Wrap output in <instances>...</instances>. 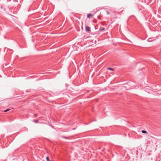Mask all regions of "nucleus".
<instances>
[{"instance_id": "1", "label": "nucleus", "mask_w": 161, "mask_h": 161, "mask_svg": "<svg viewBox=\"0 0 161 161\" xmlns=\"http://www.w3.org/2000/svg\"><path fill=\"white\" fill-rule=\"evenodd\" d=\"M85 30L86 32H90L91 31L90 27L88 26H85Z\"/></svg>"}, {"instance_id": "9", "label": "nucleus", "mask_w": 161, "mask_h": 161, "mask_svg": "<svg viewBox=\"0 0 161 161\" xmlns=\"http://www.w3.org/2000/svg\"><path fill=\"white\" fill-rule=\"evenodd\" d=\"M33 121L36 123H37L38 122V120H33Z\"/></svg>"}, {"instance_id": "6", "label": "nucleus", "mask_w": 161, "mask_h": 161, "mask_svg": "<svg viewBox=\"0 0 161 161\" xmlns=\"http://www.w3.org/2000/svg\"><path fill=\"white\" fill-rule=\"evenodd\" d=\"M104 29H105V28H100L99 29V31H102L103 30H104Z\"/></svg>"}, {"instance_id": "3", "label": "nucleus", "mask_w": 161, "mask_h": 161, "mask_svg": "<svg viewBox=\"0 0 161 161\" xmlns=\"http://www.w3.org/2000/svg\"><path fill=\"white\" fill-rule=\"evenodd\" d=\"M107 69H108V70H112V71H114V69L112 68H110V67H108L107 68Z\"/></svg>"}, {"instance_id": "5", "label": "nucleus", "mask_w": 161, "mask_h": 161, "mask_svg": "<svg viewBox=\"0 0 161 161\" xmlns=\"http://www.w3.org/2000/svg\"><path fill=\"white\" fill-rule=\"evenodd\" d=\"M142 132L143 133H144V134L147 133V132L145 130H142Z\"/></svg>"}, {"instance_id": "4", "label": "nucleus", "mask_w": 161, "mask_h": 161, "mask_svg": "<svg viewBox=\"0 0 161 161\" xmlns=\"http://www.w3.org/2000/svg\"><path fill=\"white\" fill-rule=\"evenodd\" d=\"M152 38H149L147 40V41L149 42H152L153 41V40H152Z\"/></svg>"}, {"instance_id": "7", "label": "nucleus", "mask_w": 161, "mask_h": 161, "mask_svg": "<svg viewBox=\"0 0 161 161\" xmlns=\"http://www.w3.org/2000/svg\"><path fill=\"white\" fill-rule=\"evenodd\" d=\"M61 137L63 138H64L66 139H68V137L64 136H62Z\"/></svg>"}, {"instance_id": "12", "label": "nucleus", "mask_w": 161, "mask_h": 161, "mask_svg": "<svg viewBox=\"0 0 161 161\" xmlns=\"http://www.w3.org/2000/svg\"><path fill=\"white\" fill-rule=\"evenodd\" d=\"M37 115L36 114H35L34 115V116L35 117H37Z\"/></svg>"}, {"instance_id": "10", "label": "nucleus", "mask_w": 161, "mask_h": 161, "mask_svg": "<svg viewBox=\"0 0 161 161\" xmlns=\"http://www.w3.org/2000/svg\"><path fill=\"white\" fill-rule=\"evenodd\" d=\"M10 109H8L6 110H5L4 111V112H6L8 111V110H10Z\"/></svg>"}, {"instance_id": "8", "label": "nucleus", "mask_w": 161, "mask_h": 161, "mask_svg": "<svg viewBox=\"0 0 161 161\" xmlns=\"http://www.w3.org/2000/svg\"><path fill=\"white\" fill-rule=\"evenodd\" d=\"M46 160L47 161H50V160H49V158L48 157H46Z\"/></svg>"}, {"instance_id": "2", "label": "nucleus", "mask_w": 161, "mask_h": 161, "mask_svg": "<svg viewBox=\"0 0 161 161\" xmlns=\"http://www.w3.org/2000/svg\"><path fill=\"white\" fill-rule=\"evenodd\" d=\"M92 16V15L91 14H87V18L90 19Z\"/></svg>"}, {"instance_id": "11", "label": "nucleus", "mask_w": 161, "mask_h": 161, "mask_svg": "<svg viewBox=\"0 0 161 161\" xmlns=\"http://www.w3.org/2000/svg\"><path fill=\"white\" fill-rule=\"evenodd\" d=\"M106 13L107 14H109V12L108 11H106Z\"/></svg>"}, {"instance_id": "13", "label": "nucleus", "mask_w": 161, "mask_h": 161, "mask_svg": "<svg viewBox=\"0 0 161 161\" xmlns=\"http://www.w3.org/2000/svg\"><path fill=\"white\" fill-rule=\"evenodd\" d=\"M97 17L98 18H99V16H98Z\"/></svg>"}]
</instances>
